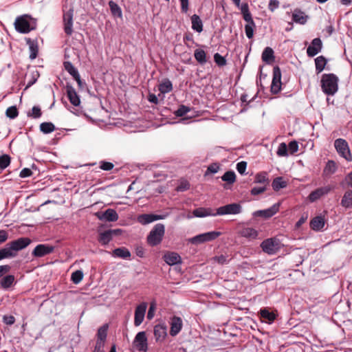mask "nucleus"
<instances>
[{
  "mask_svg": "<svg viewBox=\"0 0 352 352\" xmlns=\"http://www.w3.org/2000/svg\"><path fill=\"white\" fill-rule=\"evenodd\" d=\"M32 241L28 237H21L8 243L4 248H1L6 258H14L17 252L27 248Z\"/></svg>",
  "mask_w": 352,
  "mask_h": 352,
  "instance_id": "f257e3e1",
  "label": "nucleus"
},
{
  "mask_svg": "<svg viewBox=\"0 0 352 352\" xmlns=\"http://www.w3.org/2000/svg\"><path fill=\"white\" fill-rule=\"evenodd\" d=\"M14 25L16 32L21 34H28L36 29V21L31 16L23 14L16 17Z\"/></svg>",
  "mask_w": 352,
  "mask_h": 352,
  "instance_id": "f03ea898",
  "label": "nucleus"
},
{
  "mask_svg": "<svg viewBox=\"0 0 352 352\" xmlns=\"http://www.w3.org/2000/svg\"><path fill=\"white\" fill-rule=\"evenodd\" d=\"M338 78L334 74H324L321 78L322 91L328 96H333L338 89Z\"/></svg>",
  "mask_w": 352,
  "mask_h": 352,
  "instance_id": "7ed1b4c3",
  "label": "nucleus"
},
{
  "mask_svg": "<svg viewBox=\"0 0 352 352\" xmlns=\"http://www.w3.org/2000/svg\"><path fill=\"white\" fill-rule=\"evenodd\" d=\"M165 234V226L162 223H157L150 231L146 237L148 245L155 247L160 245Z\"/></svg>",
  "mask_w": 352,
  "mask_h": 352,
  "instance_id": "20e7f679",
  "label": "nucleus"
},
{
  "mask_svg": "<svg viewBox=\"0 0 352 352\" xmlns=\"http://www.w3.org/2000/svg\"><path fill=\"white\" fill-rule=\"evenodd\" d=\"M221 235V232L219 231H210L202 234H197L188 239V243L192 245H199L206 242L214 241L217 238Z\"/></svg>",
  "mask_w": 352,
  "mask_h": 352,
  "instance_id": "39448f33",
  "label": "nucleus"
},
{
  "mask_svg": "<svg viewBox=\"0 0 352 352\" xmlns=\"http://www.w3.org/2000/svg\"><path fill=\"white\" fill-rule=\"evenodd\" d=\"M242 212V206L240 204L232 203L219 207L216 210V212L213 216L226 215V214H238Z\"/></svg>",
  "mask_w": 352,
  "mask_h": 352,
  "instance_id": "423d86ee",
  "label": "nucleus"
},
{
  "mask_svg": "<svg viewBox=\"0 0 352 352\" xmlns=\"http://www.w3.org/2000/svg\"><path fill=\"white\" fill-rule=\"evenodd\" d=\"M335 148L338 154L344 157L346 160L351 162L352 161V155L349 147L347 142L342 139L338 138L334 142Z\"/></svg>",
  "mask_w": 352,
  "mask_h": 352,
  "instance_id": "0eeeda50",
  "label": "nucleus"
},
{
  "mask_svg": "<svg viewBox=\"0 0 352 352\" xmlns=\"http://www.w3.org/2000/svg\"><path fill=\"white\" fill-rule=\"evenodd\" d=\"M73 8H69L68 10L63 9V21L64 25V32L67 36H71L73 33Z\"/></svg>",
  "mask_w": 352,
  "mask_h": 352,
  "instance_id": "6e6552de",
  "label": "nucleus"
},
{
  "mask_svg": "<svg viewBox=\"0 0 352 352\" xmlns=\"http://www.w3.org/2000/svg\"><path fill=\"white\" fill-rule=\"evenodd\" d=\"M280 206V203L277 202L269 208L254 211L252 216L254 217H262L265 219H270L278 212Z\"/></svg>",
  "mask_w": 352,
  "mask_h": 352,
  "instance_id": "1a4fd4ad",
  "label": "nucleus"
},
{
  "mask_svg": "<svg viewBox=\"0 0 352 352\" xmlns=\"http://www.w3.org/2000/svg\"><path fill=\"white\" fill-rule=\"evenodd\" d=\"M281 70L278 66L273 68V78L271 85V92L273 94H277L281 90Z\"/></svg>",
  "mask_w": 352,
  "mask_h": 352,
  "instance_id": "9d476101",
  "label": "nucleus"
},
{
  "mask_svg": "<svg viewBox=\"0 0 352 352\" xmlns=\"http://www.w3.org/2000/svg\"><path fill=\"white\" fill-rule=\"evenodd\" d=\"M261 247L263 251L268 254H275L279 249V241L275 238H270L264 240Z\"/></svg>",
  "mask_w": 352,
  "mask_h": 352,
  "instance_id": "9b49d317",
  "label": "nucleus"
},
{
  "mask_svg": "<svg viewBox=\"0 0 352 352\" xmlns=\"http://www.w3.org/2000/svg\"><path fill=\"white\" fill-rule=\"evenodd\" d=\"M133 345L139 351L146 352L148 349V340L145 331L138 332L133 342Z\"/></svg>",
  "mask_w": 352,
  "mask_h": 352,
  "instance_id": "f8f14e48",
  "label": "nucleus"
},
{
  "mask_svg": "<svg viewBox=\"0 0 352 352\" xmlns=\"http://www.w3.org/2000/svg\"><path fill=\"white\" fill-rule=\"evenodd\" d=\"M168 212H165L162 214H142L138 216V221L142 225H147L155 221L164 219L168 216Z\"/></svg>",
  "mask_w": 352,
  "mask_h": 352,
  "instance_id": "ddd939ff",
  "label": "nucleus"
},
{
  "mask_svg": "<svg viewBox=\"0 0 352 352\" xmlns=\"http://www.w3.org/2000/svg\"><path fill=\"white\" fill-rule=\"evenodd\" d=\"M54 250V246L49 244H38L32 252V255L36 258H41L52 253Z\"/></svg>",
  "mask_w": 352,
  "mask_h": 352,
  "instance_id": "4468645a",
  "label": "nucleus"
},
{
  "mask_svg": "<svg viewBox=\"0 0 352 352\" xmlns=\"http://www.w3.org/2000/svg\"><path fill=\"white\" fill-rule=\"evenodd\" d=\"M95 215L100 221L114 222L118 219L117 212L112 208H108L105 211L97 212Z\"/></svg>",
  "mask_w": 352,
  "mask_h": 352,
  "instance_id": "2eb2a0df",
  "label": "nucleus"
},
{
  "mask_svg": "<svg viewBox=\"0 0 352 352\" xmlns=\"http://www.w3.org/2000/svg\"><path fill=\"white\" fill-rule=\"evenodd\" d=\"M65 89L67 96L70 103L75 107H78L80 104V99L76 89L69 82H67L65 85Z\"/></svg>",
  "mask_w": 352,
  "mask_h": 352,
  "instance_id": "dca6fc26",
  "label": "nucleus"
},
{
  "mask_svg": "<svg viewBox=\"0 0 352 352\" xmlns=\"http://www.w3.org/2000/svg\"><path fill=\"white\" fill-rule=\"evenodd\" d=\"M322 48V43L321 39L320 38H315L307 48V54L309 57H314L321 51Z\"/></svg>",
  "mask_w": 352,
  "mask_h": 352,
  "instance_id": "f3484780",
  "label": "nucleus"
},
{
  "mask_svg": "<svg viewBox=\"0 0 352 352\" xmlns=\"http://www.w3.org/2000/svg\"><path fill=\"white\" fill-rule=\"evenodd\" d=\"M332 189L333 188L331 186L318 188L309 194L308 197L309 200L311 202H314L320 199L322 196L327 195Z\"/></svg>",
  "mask_w": 352,
  "mask_h": 352,
  "instance_id": "a211bd4d",
  "label": "nucleus"
},
{
  "mask_svg": "<svg viewBox=\"0 0 352 352\" xmlns=\"http://www.w3.org/2000/svg\"><path fill=\"white\" fill-rule=\"evenodd\" d=\"M170 335L173 337H175L181 331L183 327V322L180 317L173 316L170 318Z\"/></svg>",
  "mask_w": 352,
  "mask_h": 352,
  "instance_id": "6ab92c4d",
  "label": "nucleus"
},
{
  "mask_svg": "<svg viewBox=\"0 0 352 352\" xmlns=\"http://www.w3.org/2000/svg\"><path fill=\"white\" fill-rule=\"evenodd\" d=\"M147 304L146 302H142L140 304L135 310V318L134 324L138 327L142 324L144 320Z\"/></svg>",
  "mask_w": 352,
  "mask_h": 352,
  "instance_id": "aec40b11",
  "label": "nucleus"
},
{
  "mask_svg": "<svg viewBox=\"0 0 352 352\" xmlns=\"http://www.w3.org/2000/svg\"><path fill=\"white\" fill-rule=\"evenodd\" d=\"M153 333L156 341L164 340L167 336V327L164 324H158L154 327Z\"/></svg>",
  "mask_w": 352,
  "mask_h": 352,
  "instance_id": "412c9836",
  "label": "nucleus"
},
{
  "mask_svg": "<svg viewBox=\"0 0 352 352\" xmlns=\"http://www.w3.org/2000/svg\"><path fill=\"white\" fill-rule=\"evenodd\" d=\"M164 261L168 265H174L182 263V258L179 254L172 252H168L163 256Z\"/></svg>",
  "mask_w": 352,
  "mask_h": 352,
  "instance_id": "4be33fe9",
  "label": "nucleus"
},
{
  "mask_svg": "<svg viewBox=\"0 0 352 352\" xmlns=\"http://www.w3.org/2000/svg\"><path fill=\"white\" fill-rule=\"evenodd\" d=\"M26 44L29 46L30 50V58L35 59L38 53V45L37 40H33L30 38H25Z\"/></svg>",
  "mask_w": 352,
  "mask_h": 352,
  "instance_id": "5701e85b",
  "label": "nucleus"
},
{
  "mask_svg": "<svg viewBox=\"0 0 352 352\" xmlns=\"http://www.w3.org/2000/svg\"><path fill=\"white\" fill-rule=\"evenodd\" d=\"M239 234L242 237L252 240L258 237V232L253 228L245 227L239 231Z\"/></svg>",
  "mask_w": 352,
  "mask_h": 352,
  "instance_id": "b1692460",
  "label": "nucleus"
},
{
  "mask_svg": "<svg viewBox=\"0 0 352 352\" xmlns=\"http://www.w3.org/2000/svg\"><path fill=\"white\" fill-rule=\"evenodd\" d=\"M259 314L262 321L268 324H272L276 318V315L274 312L270 311L267 308L261 309Z\"/></svg>",
  "mask_w": 352,
  "mask_h": 352,
  "instance_id": "393cba45",
  "label": "nucleus"
},
{
  "mask_svg": "<svg viewBox=\"0 0 352 352\" xmlns=\"http://www.w3.org/2000/svg\"><path fill=\"white\" fill-rule=\"evenodd\" d=\"M324 225V218L321 215L315 217L310 221L311 228L317 232L322 230Z\"/></svg>",
  "mask_w": 352,
  "mask_h": 352,
  "instance_id": "a878e982",
  "label": "nucleus"
},
{
  "mask_svg": "<svg viewBox=\"0 0 352 352\" xmlns=\"http://www.w3.org/2000/svg\"><path fill=\"white\" fill-rule=\"evenodd\" d=\"M15 283V277L12 274H7L3 276L0 279V287L8 290Z\"/></svg>",
  "mask_w": 352,
  "mask_h": 352,
  "instance_id": "bb28decb",
  "label": "nucleus"
},
{
  "mask_svg": "<svg viewBox=\"0 0 352 352\" xmlns=\"http://www.w3.org/2000/svg\"><path fill=\"white\" fill-rule=\"evenodd\" d=\"M309 16L300 9H295L292 14V20L297 23L300 25H305L308 19Z\"/></svg>",
  "mask_w": 352,
  "mask_h": 352,
  "instance_id": "cd10ccee",
  "label": "nucleus"
},
{
  "mask_svg": "<svg viewBox=\"0 0 352 352\" xmlns=\"http://www.w3.org/2000/svg\"><path fill=\"white\" fill-rule=\"evenodd\" d=\"M262 60L267 64H270L275 60L274 52L270 47H266L263 51L261 55Z\"/></svg>",
  "mask_w": 352,
  "mask_h": 352,
  "instance_id": "c85d7f7f",
  "label": "nucleus"
},
{
  "mask_svg": "<svg viewBox=\"0 0 352 352\" xmlns=\"http://www.w3.org/2000/svg\"><path fill=\"white\" fill-rule=\"evenodd\" d=\"M112 255L114 257L125 259L131 256V252L126 248L121 247L114 249L112 252Z\"/></svg>",
  "mask_w": 352,
  "mask_h": 352,
  "instance_id": "c756f323",
  "label": "nucleus"
},
{
  "mask_svg": "<svg viewBox=\"0 0 352 352\" xmlns=\"http://www.w3.org/2000/svg\"><path fill=\"white\" fill-rule=\"evenodd\" d=\"M192 29L197 32H201L203 31V22L197 14H193L191 16Z\"/></svg>",
  "mask_w": 352,
  "mask_h": 352,
  "instance_id": "7c9ffc66",
  "label": "nucleus"
},
{
  "mask_svg": "<svg viewBox=\"0 0 352 352\" xmlns=\"http://www.w3.org/2000/svg\"><path fill=\"white\" fill-rule=\"evenodd\" d=\"M109 328V325L107 324H104L101 326L97 331V340L96 341L100 342L105 343L107 336V330Z\"/></svg>",
  "mask_w": 352,
  "mask_h": 352,
  "instance_id": "2f4dec72",
  "label": "nucleus"
},
{
  "mask_svg": "<svg viewBox=\"0 0 352 352\" xmlns=\"http://www.w3.org/2000/svg\"><path fill=\"white\" fill-rule=\"evenodd\" d=\"M327 62L328 60L324 56H320L315 58L316 71L317 74H320L324 69Z\"/></svg>",
  "mask_w": 352,
  "mask_h": 352,
  "instance_id": "473e14b6",
  "label": "nucleus"
},
{
  "mask_svg": "<svg viewBox=\"0 0 352 352\" xmlns=\"http://www.w3.org/2000/svg\"><path fill=\"white\" fill-rule=\"evenodd\" d=\"M109 6L111 10V13L114 17H118L120 19L122 18V11L118 3L113 1H109Z\"/></svg>",
  "mask_w": 352,
  "mask_h": 352,
  "instance_id": "72a5a7b5",
  "label": "nucleus"
},
{
  "mask_svg": "<svg viewBox=\"0 0 352 352\" xmlns=\"http://www.w3.org/2000/svg\"><path fill=\"white\" fill-rule=\"evenodd\" d=\"M158 89L162 94H167L173 90V84L168 78H165L159 85Z\"/></svg>",
  "mask_w": 352,
  "mask_h": 352,
  "instance_id": "f704fd0d",
  "label": "nucleus"
},
{
  "mask_svg": "<svg viewBox=\"0 0 352 352\" xmlns=\"http://www.w3.org/2000/svg\"><path fill=\"white\" fill-rule=\"evenodd\" d=\"M194 57L201 65H204L207 63L206 53L202 49L195 50L194 52Z\"/></svg>",
  "mask_w": 352,
  "mask_h": 352,
  "instance_id": "c9c22d12",
  "label": "nucleus"
},
{
  "mask_svg": "<svg viewBox=\"0 0 352 352\" xmlns=\"http://www.w3.org/2000/svg\"><path fill=\"white\" fill-rule=\"evenodd\" d=\"M341 205L346 208H352V190H346L341 200Z\"/></svg>",
  "mask_w": 352,
  "mask_h": 352,
  "instance_id": "e433bc0d",
  "label": "nucleus"
},
{
  "mask_svg": "<svg viewBox=\"0 0 352 352\" xmlns=\"http://www.w3.org/2000/svg\"><path fill=\"white\" fill-rule=\"evenodd\" d=\"M211 211V208H198L192 211V214L196 217H205L208 216H213L214 213H212Z\"/></svg>",
  "mask_w": 352,
  "mask_h": 352,
  "instance_id": "4c0bfd02",
  "label": "nucleus"
},
{
  "mask_svg": "<svg viewBox=\"0 0 352 352\" xmlns=\"http://www.w3.org/2000/svg\"><path fill=\"white\" fill-rule=\"evenodd\" d=\"M63 66L65 69L73 77L74 79L80 75L78 69L70 61H65L63 63Z\"/></svg>",
  "mask_w": 352,
  "mask_h": 352,
  "instance_id": "58836bf2",
  "label": "nucleus"
},
{
  "mask_svg": "<svg viewBox=\"0 0 352 352\" xmlns=\"http://www.w3.org/2000/svg\"><path fill=\"white\" fill-rule=\"evenodd\" d=\"M287 186V182L283 180V177H276L272 183V187L274 191H278L281 188Z\"/></svg>",
  "mask_w": 352,
  "mask_h": 352,
  "instance_id": "ea45409f",
  "label": "nucleus"
},
{
  "mask_svg": "<svg viewBox=\"0 0 352 352\" xmlns=\"http://www.w3.org/2000/svg\"><path fill=\"white\" fill-rule=\"evenodd\" d=\"M110 232L111 231H109V230H107L104 231L103 232H101L99 234L98 241L102 245H106L112 240L113 236H111Z\"/></svg>",
  "mask_w": 352,
  "mask_h": 352,
  "instance_id": "a19ab883",
  "label": "nucleus"
},
{
  "mask_svg": "<svg viewBox=\"0 0 352 352\" xmlns=\"http://www.w3.org/2000/svg\"><path fill=\"white\" fill-rule=\"evenodd\" d=\"M56 128L54 124L52 122H42L40 124V131L44 134H48L54 131H55Z\"/></svg>",
  "mask_w": 352,
  "mask_h": 352,
  "instance_id": "79ce46f5",
  "label": "nucleus"
},
{
  "mask_svg": "<svg viewBox=\"0 0 352 352\" xmlns=\"http://www.w3.org/2000/svg\"><path fill=\"white\" fill-rule=\"evenodd\" d=\"M270 180L267 177V173L266 172H261L257 173L255 176L254 183L263 184L264 185H268Z\"/></svg>",
  "mask_w": 352,
  "mask_h": 352,
  "instance_id": "37998d69",
  "label": "nucleus"
},
{
  "mask_svg": "<svg viewBox=\"0 0 352 352\" xmlns=\"http://www.w3.org/2000/svg\"><path fill=\"white\" fill-rule=\"evenodd\" d=\"M221 179L228 184H232L236 180V175L234 171L228 170L223 175Z\"/></svg>",
  "mask_w": 352,
  "mask_h": 352,
  "instance_id": "c03bdc74",
  "label": "nucleus"
},
{
  "mask_svg": "<svg viewBox=\"0 0 352 352\" xmlns=\"http://www.w3.org/2000/svg\"><path fill=\"white\" fill-rule=\"evenodd\" d=\"M11 157L9 155L3 154L0 155V170L6 168L10 164Z\"/></svg>",
  "mask_w": 352,
  "mask_h": 352,
  "instance_id": "a18cd8bd",
  "label": "nucleus"
},
{
  "mask_svg": "<svg viewBox=\"0 0 352 352\" xmlns=\"http://www.w3.org/2000/svg\"><path fill=\"white\" fill-rule=\"evenodd\" d=\"M83 272L82 270H76L72 274L71 280L74 284H78L83 278Z\"/></svg>",
  "mask_w": 352,
  "mask_h": 352,
  "instance_id": "49530a36",
  "label": "nucleus"
},
{
  "mask_svg": "<svg viewBox=\"0 0 352 352\" xmlns=\"http://www.w3.org/2000/svg\"><path fill=\"white\" fill-rule=\"evenodd\" d=\"M255 28H256L255 23H247L246 25H245V34H246V36L249 39H251L253 38Z\"/></svg>",
  "mask_w": 352,
  "mask_h": 352,
  "instance_id": "de8ad7c7",
  "label": "nucleus"
},
{
  "mask_svg": "<svg viewBox=\"0 0 352 352\" xmlns=\"http://www.w3.org/2000/svg\"><path fill=\"white\" fill-rule=\"evenodd\" d=\"M190 111V108L185 106L184 104L179 105L177 110L175 111V115L177 117H182L185 116L187 113Z\"/></svg>",
  "mask_w": 352,
  "mask_h": 352,
  "instance_id": "09e8293b",
  "label": "nucleus"
},
{
  "mask_svg": "<svg viewBox=\"0 0 352 352\" xmlns=\"http://www.w3.org/2000/svg\"><path fill=\"white\" fill-rule=\"evenodd\" d=\"M19 111L16 106L8 107L6 111V115L10 119H14L18 116Z\"/></svg>",
  "mask_w": 352,
  "mask_h": 352,
  "instance_id": "8fccbe9b",
  "label": "nucleus"
},
{
  "mask_svg": "<svg viewBox=\"0 0 352 352\" xmlns=\"http://www.w3.org/2000/svg\"><path fill=\"white\" fill-rule=\"evenodd\" d=\"M214 61L219 67H223L226 65L227 63L226 58L219 53L214 54Z\"/></svg>",
  "mask_w": 352,
  "mask_h": 352,
  "instance_id": "3c124183",
  "label": "nucleus"
},
{
  "mask_svg": "<svg viewBox=\"0 0 352 352\" xmlns=\"http://www.w3.org/2000/svg\"><path fill=\"white\" fill-rule=\"evenodd\" d=\"M41 115V109L38 106H34L32 109V112L28 113V116L33 118H39Z\"/></svg>",
  "mask_w": 352,
  "mask_h": 352,
  "instance_id": "603ef678",
  "label": "nucleus"
},
{
  "mask_svg": "<svg viewBox=\"0 0 352 352\" xmlns=\"http://www.w3.org/2000/svg\"><path fill=\"white\" fill-rule=\"evenodd\" d=\"M276 153L278 156H287L288 148L285 143L283 142L279 144Z\"/></svg>",
  "mask_w": 352,
  "mask_h": 352,
  "instance_id": "864d4df0",
  "label": "nucleus"
},
{
  "mask_svg": "<svg viewBox=\"0 0 352 352\" xmlns=\"http://www.w3.org/2000/svg\"><path fill=\"white\" fill-rule=\"evenodd\" d=\"M213 259L214 261H216L220 265L228 264L230 261V259H228V256L223 254L215 256L214 257H213Z\"/></svg>",
  "mask_w": 352,
  "mask_h": 352,
  "instance_id": "5fc2aeb1",
  "label": "nucleus"
},
{
  "mask_svg": "<svg viewBox=\"0 0 352 352\" xmlns=\"http://www.w3.org/2000/svg\"><path fill=\"white\" fill-rule=\"evenodd\" d=\"M336 163L332 160H329L324 168V171L333 174L336 171Z\"/></svg>",
  "mask_w": 352,
  "mask_h": 352,
  "instance_id": "6e6d98bb",
  "label": "nucleus"
},
{
  "mask_svg": "<svg viewBox=\"0 0 352 352\" xmlns=\"http://www.w3.org/2000/svg\"><path fill=\"white\" fill-rule=\"evenodd\" d=\"M267 190V186L266 185H264L263 186L260 187H254L251 189L250 193L252 195H260Z\"/></svg>",
  "mask_w": 352,
  "mask_h": 352,
  "instance_id": "4d7b16f0",
  "label": "nucleus"
},
{
  "mask_svg": "<svg viewBox=\"0 0 352 352\" xmlns=\"http://www.w3.org/2000/svg\"><path fill=\"white\" fill-rule=\"evenodd\" d=\"M102 170H111L114 167V165L113 163L111 162H106V161H101L100 162V166H99Z\"/></svg>",
  "mask_w": 352,
  "mask_h": 352,
  "instance_id": "13d9d810",
  "label": "nucleus"
},
{
  "mask_svg": "<svg viewBox=\"0 0 352 352\" xmlns=\"http://www.w3.org/2000/svg\"><path fill=\"white\" fill-rule=\"evenodd\" d=\"M288 151L291 154H294L298 150V144L296 140L291 141L287 146Z\"/></svg>",
  "mask_w": 352,
  "mask_h": 352,
  "instance_id": "bf43d9fd",
  "label": "nucleus"
},
{
  "mask_svg": "<svg viewBox=\"0 0 352 352\" xmlns=\"http://www.w3.org/2000/svg\"><path fill=\"white\" fill-rule=\"evenodd\" d=\"M219 169V166L217 163H212L208 166L207 170L206 172V175L208 173L214 174L218 172Z\"/></svg>",
  "mask_w": 352,
  "mask_h": 352,
  "instance_id": "052dcab7",
  "label": "nucleus"
},
{
  "mask_svg": "<svg viewBox=\"0 0 352 352\" xmlns=\"http://www.w3.org/2000/svg\"><path fill=\"white\" fill-rule=\"evenodd\" d=\"M344 183L348 187L352 188V170L346 175L344 180L340 184L344 186Z\"/></svg>",
  "mask_w": 352,
  "mask_h": 352,
  "instance_id": "680f3d73",
  "label": "nucleus"
},
{
  "mask_svg": "<svg viewBox=\"0 0 352 352\" xmlns=\"http://www.w3.org/2000/svg\"><path fill=\"white\" fill-rule=\"evenodd\" d=\"M247 168V162L242 161L236 164V170L240 174H243Z\"/></svg>",
  "mask_w": 352,
  "mask_h": 352,
  "instance_id": "e2e57ef3",
  "label": "nucleus"
},
{
  "mask_svg": "<svg viewBox=\"0 0 352 352\" xmlns=\"http://www.w3.org/2000/svg\"><path fill=\"white\" fill-rule=\"evenodd\" d=\"M3 322L8 325H12L15 322V318L12 315H5L3 318Z\"/></svg>",
  "mask_w": 352,
  "mask_h": 352,
  "instance_id": "0e129e2a",
  "label": "nucleus"
},
{
  "mask_svg": "<svg viewBox=\"0 0 352 352\" xmlns=\"http://www.w3.org/2000/svg\"><path fill=\"white\" fill-rule=\"evenodd\" d=\"M39 76V74L36 72V74H33L30 80L28 82V84L25 88V90L30 87L32 85H33L37 80Z\"/></svg>",
  "mask_w": 352,
  "mask_h": 352,
  "instance_id": "69168bd1",
  "label": "nucleus"
},
{
  "mask_svg": "<svg viewBox=\"0 0 352 352\" xmlns=\"http://www.w3.org/2000/svg\"><path fill=\"white\" fill-rule=\"evenodd\" d=\"M32 175V171L30 168H24L20 172L19 176L21 178L30 177Z\"/></svg>",
  "mask_w": 352,
  "mask_h": 352,
  "instance_id": "338daca9",
  "label": "nucleus"
},
{
  "mask_svg": "<svg viewBox=\"0 0 352 352\" xmlns=\"http://www.w3.org/2000/svg\"><path fill=\"white\" fill-rule=\"evenodd\" d=\"M279 6V1L278 0H270L268 4V9L271 12H274Z\"/></svg>",
  "mask_w": 352,
  "mask_h": 352,
  "instance_id": "774afa93",
  "label": "nucleus"
}]
</instances>
